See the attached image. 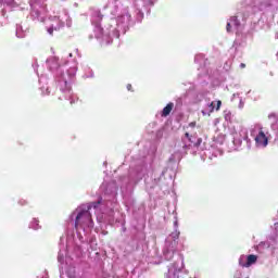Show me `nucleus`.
Here are the masks:
<instances>
[{"instance_id":"nucleus-1","label":"nucleus","mask_w":278,"mask_h":278,"mask_svg":"<svg viewBox=\"0 0 278 278\" xmlns=\"http://www.w3.org/2000/svg\"><path fill=\"white\" fill-rule=\"evenodd\" d=\"M77 227H92V214L84 206L76 216L75 229H77Z\"/></svg>"},{"instance_id":"nucleus-2","label":"nucleus","mask_w":278,"mask_h":278,"mask_svg":"<svg viewBox=\"0 0 278 278\" xmlns=\"http://www.w3.org/2000/svg\"><path fill=\"white\" fill-rule=\"evenodd\" d=\"M257 263V255L255 254H250L247 256V262L244 261V256H241L239 258V265L242 268H250V266H253V264Z\"/></svg>"},{"instance_id":"nucleus-3","label":"nucleus","mask_w":278,"mask_h":278,"mask_svg":"<svg viewBox=\"0 0 278 278\" xmlns=\"http://www.w3.org/2000/svg\"><path fill=\"white\" fill-rule=\"evenodd\" d=\"M255 142L258 147H267L268 146V137L264 134V130H260L258 135L255 137Z\"/></svg>"},{"instance_id":"nucleus-4","label":"nucleus","mask_w":278,"mask_h":278,"mask_svg":"<svg viewBox=\"0 0 278 278\" xmlns=\"http://www.w3.org/2000/svg\"><path fill=\"white\" fill-rule=\"evenodd\" d=\"M175 108V104L173 102H169L162 111L161 116L166 118V116L170 115V112H173V109Z\"/></svg>"},{"instance_id":"nucleus-5","label":"nucleus","mask_w":278,"mask_h":278,"mask_svg":"<svg viewBox=\"0 0 278 278\" xmlns=\"http://www.w3.org/2000/svg\"><path fill=\"white\" fill-rule=\"evenodd\" d=\"M101 203V199L96 201V202H90V203H87L86 205H84L83 207H85L87 211L90 212V210L93 207V210H97V207H99Z\"/></svg>"},{"instance_id":"nucleus-6","label":"nucleus","mask_w":278,"mask_h":278,"mask_svg":"<svg viewBox=\"0 0 278 278\" xmlns=\"http://www.w3.org/2000/svg\"><path fill=\"white\" fill-rule=\"evenodd\" d=\"M40 222L38 219H34L31 223H30V228L31 229H35V230H38L40 229Z\"/></svg>"},{"instance_id":"nucleus-7","label":"nucleus","mask_w":278,"mask_h":278,"mask_svg":"<svg viewBox=\"0 0 278 278\" xmlns=\"http://www.w3.org/2000/svg\"><path fill=\"white\" fill-rule=\"evenodd\" d=\"M220 105H223V102L220 100L217 101L216 111L220 110Z\"/></svg>"},{"instance_id":"nucleus-8","label":"nucleus","mask_w":278,"mask_h":278,"mask_svg":"<svg viewBox=\"0 0 278 278\" xmlns=\"http://www.w3.org/2000/svg\"><path fill=\"white\" fill-rule=\"evenodd\" d=\"M185 136L188 138L189 142H192V138L190 137L189 132H186Z\"/></svg>"},{"instance_id":"nucleus-9","label":"nucleus","mask_w":278,"mask_h":278,"mask_svg":"<svg viewBox=\"0 0 278 278\" xmlns=\"http://www.w3.org/2000/svg\"><path fill=\"white\" fill-rule=\"evenodd\" d=\"M48 34H50V36H53V27L48 28Z\"/></svg>"},{"instance_id":"nucleus-10","label":"nucleus","mask_w":278,"mask_h":278,"mask_svg":"<svg viewBox=\"0 0 278 278\" xmlns=\"http://www.w3.org/2000/svg\"><path fill=\"white\" fill-rule=\"evenodd\" d=\"M226 29H227V31H231V24L230 23L227 24Z\"/></svg>"},{"instance_id":"nucleus-11","label":"nucleus","mask_w":278,"mask_h":278,"mask_svg":"<svg viewBox=\"0 0 278 278\" xmlns=\"http://www.w3.org/2000/svg\"><path fill=\"white\" fill-rule=\"evenodd\" d=\"M210 108H211V111H210V112H214V102H211V103H210Z\"/></svg>"},{"instance_id":"nucleus-12","label":"nucleus","mask_w":278,"mask_h":278,"mask_svg":"<svg viewBox=\"0 0 278 278\" xmlns=\"http://www.w3.org/2000/svg\"><path fill=\"white\" fill-rule=\"evenodd\" d=\"M189 127H197V122H191V123L189 124Z\"/></svg>"},{"instance_id":"nucleus-13","label":"nucleus","mask_w":278,"mask_h":278,"mask_svg":"<svg viewBox=\"0 0 278 278\" xmlns=\"http://www.w3.org/2000/svg\"><path fill=\"white\" fill-rule=\"evenodd\" d=\"M240 68H247V64L241 63V64H240Z\"/></svg>"},{"instance_id":"nucleus-14","label":"nucleus","mask_w":278,"mask_h":278,"mask_svg":"<svg viewBox=\"0 0 278 278\" xmlns=\"http://www.w3.org/2000/svg\"><path fill=\"white\" fill-rule=\"evenodd\" d=\"M201 142H202V139H199L198 143L195 144V147H199V144H201Z\"/></svg>"},{"instance_id":"nucleus-15","label":"nucleus","mask_w":278,"mask_h":278,"mask_svg":"<svg viewBox=\"0 0 278 278\" xmlns=\"http://www.w3.org/2000/svg\"><path fill=\"white\" fill-rule=\"evenodd\" d=\"M127 90H131V84L127 85Z\"/></svg>"},{"instance_id":"nucleus-16","label":"nucleus","mask_w":278,"mask_h":278,"mask_svg":"<svg viewBox=\"0 0 278 278\" xmlns=\"http://www.w3.org/2000/svg\"><path fill=\"white\" fill-rule=\"evenodd\" d=\"M203 116H205V111H202Z\"/></svg>"},{"instance_id":"nucleus-17","label":"nucleus","mask_w":278,"mask_h":278,"mask_svg":"<svg viewBox=\"0 0 278 278\" xmlns=\"http://www.w3.org/2000/svg\"><path fill=\"white\" fill-rule=\"evenodd\" d=\"M14 0H9V3H12Z\"/></svg>"},{"instance_id":"nucleus-18","label":"nucleus","mask_w":278,"mask_h":278,"mask_svg":"<svg viewBox=\"0 0 278 278\" xmlns=\"http://www.w3.org/2000/svg\"><path fill=\"white\" fill-rule=\"evenodd\" d=\"M176 236H177V238H179V232Z\"/></svg>"}]
</instances>
